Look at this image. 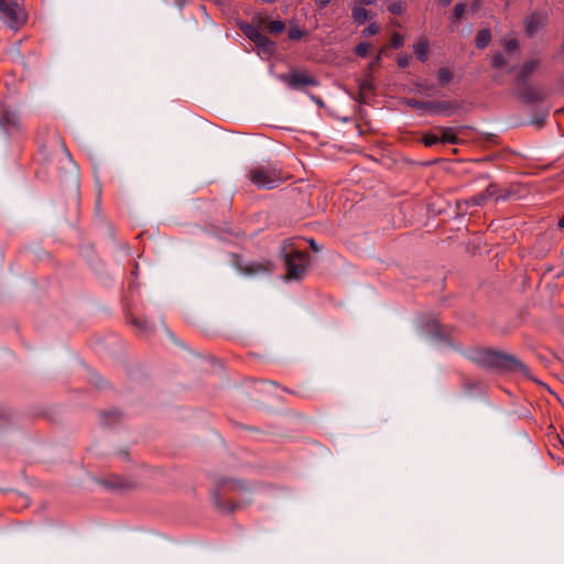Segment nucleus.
<instances>
[{"mask_svg":"<svg viewBox=\"0 0 564 564\" xmlns=\"http://www.w3.org/2000/svg\"><path fill=\"white\" fill-rule=\"evenodd\" d=\"M467 358L477 366L501 372H520L530 376L529 368L514 355L489 348H476L467 354Z\"/></svg>","mask_w":564,"mask_h":564,"instance_id":"nucleus-1","label":"nucleus"},{"mask_svg":"<svg viewBox=\"0 0 564 564\" xmlns=\"http://www.w3.org/2000/svg\"><path fill=\"white\" fill-rule=\"evenodd\" d=\"M249 178L259 188L271 189L282 182L280 170L273 164H260L249 171Z\"/></svg>","mask_w":564,"mask_h":564,"instance_id":"nucleus-2","label":"nucleus"},{"mask_svg":"<svg viewBox=\"0 0 564 564\" xmlns=\"http://www.w3.org/2000/svg\"><path fill=\"white\" fill-rule=\"evenodd\" d=\"M288 279H302L308 265V254L305 251L283 249Z\"/></svg>","mask_w":564,"mask_h":564,"instance_id":"nucleus-3","label":"nucleus"},{"mask_svg":"<svg viewBox=\"0 0 564 564\" xmlns=\"http://www.w3.org/2000/svg\"><path fill=\"white\" fill-rule=\"evenodd\" d=\"M406 105L417 111L438 113L445 117L451 116L459 109L456 101H421L416 99H408Z\"/></svg>","mask_w":564,"mask_h":564,"instance_id":"nucleus-4","label":"nucleus"},{"mask_svg":"<svg viewBox=\"0 0 564 564\" xmlns=\"http://www.w3.org/2000/svg\"><path fill=\"white\" fill-rule=\"evenodd\" d=\"M25 14L17 0H0V20L12 29L25 22Z\"/></svg>","mask_w":564,"mask_h":564,"instance_id":"nucleus-5","label":"nucleus"},{"mask_svg":"<svg viewBox=\"0 0 564 564\" xmlns=\"http://www.w3.org/2000/svg\"><path fill=\"white\" fill-rule=\"evenodd\" d=\"M279 78L292 89L318 85V82L306 72L293 70L290 74L280 75Z\"/></svg>","mask_w":564,"mask_h":564,"instance_id":"nucleus-6","label":"nucleus"},{"mask_svg":"<svg viewBox=\"0 0 564 564\" xmlns=\"http://www.w3.org/2000/svg\"><path fill=\"white\" fill-rule=\"evenodd\" d=\"M547 21L546 12H533L524 21L525 32L532 36L540 31Z\"/></svg>","mask_w":564,"mask_h":564,"instance_id":"nucleus-7","label":"nucleus"},{"mask_svg":"<svg viewBox=\"0 0 564 564\" xmlns=\"http://www.w3.org/2000/svg\"><path fill=\"white\" fill-rule=\"evenodd\" d=\"M540 61L534 58L525 62L519 69L516 78L517 86L527 85L529 78L539 68Z\"/></svg>","mask_w":564,"mask_h":564,"instance_id":"nucleus-8","label":"nucleus"},{"mask_svg":"<svg viewBox=\"0 0 564 564\" xmlns=\"http://www.w3.org/2000/svg\"><path fill=\"white\" fill-rule=\"evenodd\" d=\"M518 96L520 99H522L527 104H534L538 101H541L543 99V93L542 90L529 87L527 85L524 86H518Z\"/></svg>","mask_w":564,"mask_h":564,"instance_id":"nucleus-9","label":"nucleus"},{"mask_svg":"<svg viewBox=\"0 0 564 564\" xmlns=\"http://www.w3.org/2000/svg\"><path fill=\"white\" fill-rule=\"evenodd\" d=\"M239 270L246 275H256V274L268 273L272 269H271L270 262L261 263V262L251 261V262H247L243 265L239 264Z\"/></svg>","mask_w":564,"mask_h":564,"instance_id":"nucleus-10","label":"nucleus"},{"mask_svg":"<svg viewBox=\"0 0 564 564\" xmlns=\"http://www.w3.org/2000/svg\"><path fill=\"white\" fill-rule=\"evenodd\" d=\"M436 132L441 143L457 144L459 141L457 137V128L455 127H438L436 128Z\"/></svg>","mask_w":564,"mask_h":564,"instance_id":"nucleus-11","label":"nucleus"},{"mask_svg":"<svg viewBox=\"0 0 564 564\" xmlns=\"http://www.w3.org/2000/svg\"><path fill=\"white\" fill-rule=\"evenodd\" d=\"M413 51L417 59L425 62L429 57L430 42L426 37H421L413 45Z\"/></svg>","mask_w":564,"mask_h":564,"instance_id":"nucleus-12","label":"nucleus"},{"mask_svg":"<svg viewBox=\"0 0 564 564\" xmlns=\"http://www.w3.org/2000/svg\"><path fill=\"white\" fill-rule=\"evenodd\" d=\"M239 29L252 42L259 40L260 35L262 34L257 26L249 24L247 22L239 23Z\"/></svg>","mask_w":564,"mask_h":564,"instance_id":"nucleus-13","label":"nucleus"},{"mask_svg":"<svg viewBox=\"0 0 564 564\" xmlns=\"http://www.w3.org/2000/svg\"><path fill=\"white\" fill-rule=\"evenodd\" d=\"M351 18L356 24L361 25L369 18V12L362 6H355L352 8Z\"/></svg>","mask_w":564,"mask_h":564,"instance_id":"nucleus-14","label":"nucleus"},{"mask_svg":"<svg viewBox=\"0 0 564 564\" xmlns=\"http://www.w3.org/2000/svg\"><path fill=\"white\" fill-rule=\"evenodd\" d=\"M491 41V33L488 29L480 30L476 36V46L480 50L488 46Z\"/></svg>","mask_w":564,"mask_h":564,"instance_id":"nucleus-15","label":"nucleus"},{"mask_svg":"<svg viewBox=\"0 0 564 564\" xmlns=\"http://www.w3.org/2000/svg\"><path fill=\"white\" fill-rule=\"evenodd\" d=\"M260 50L264 53H272L274 51V42H272L269 37L261 34L260 39L253 42Z\"/></svg>","mask_w":564,"mask_h":564,"instance_id":"nucleus-16","label":"nucleus"},{"mask_svg":"<svg viewBox=\"0 0 564 564\" xmlns=\"http://www.w3.org/2000/svg\"><path fill=\"white\" fill-rule=\"evenodd\" d=\"M485 193H486L488 198L495 197L496 199H500V198L501 199H506L507 197H509L508 193L499 194L498 187L494 183L488 185V187L485 189Z\"/></svg>","mask_w":564,"mask_h":564,"instance_id":"nucleus-17","label":"nucleus"},{"mask_svg":"<svg viewBox=\"0 0 564 564\" xmlns=\"http://www.w3.org/2000/svg\"><path fill=\"white\" fill-rule=\"evenodd\" d=\"M438 84L445 86L453 79V73L446 67H442L437 73Z\"/></svg>","mask_w":564,"mask_h":564,"instance_id":"nucleus-18","label":"nucleus"},{"mask_svg":"<svg viewBox=\"0 0 564 564\" xmlns=\"http://www.w3.org/2000/svg\"><path fill=\"white\" fill-rule=\"evenodd\" d=\"M466 10V4L460 2V3H457L454 8V12H453V17H452V22L455 23L456 21H458L464 12Z\"/></svg>","mask_w":564,"mask_h":564,"instance_id":"nucleus-19","label":"nucleus"},{"mask_svg":"<svg viewBox=\"0 0 564 564\" xmlns=\"http://www.w3.org/2000/svg\"><path fill=\"white\" fill-rule=\"evenodd\" d=\"M284 29H285V24L281 20L272 21L269 24V31L274 33V34H279V33L283 32Z\"/></svg>","mask_w":564,"mask_h":564,"instance_id":"nucleus-20","label":"nucleus"},{"mask_svg":"<svg viewBox=\"0 0 564 564\" xmlns=\"http://www.w3.org/2000/svg\"><path fill=\"white\" fill-rule=\"evenodd\" d=\"M370 46V43L361 42L356 46L355 53L360 57H366L369 53Z\"/></svg>","mask_w":564,"mask_h":564,"instance_id":"nucleus-21","label":"nucleus"},{"mask_svg":"<svg viewBox=\"0 0 564 564\" xmlns=\"http://www.w3.org/2000/svg\"><path fill=\"white\" fill-rule=\"evenodd\" d=\"M305 35V31L299 29L296 25L289 29V37L292 41H297Z\"/></svg>","mask_w":564,"mask_h":564,"instance_id":"nucleus-22","label":"nucleus"},{"mask_svg":"<svg viewBox=\"0 0 564 564\" xmlns=\"http://www.w3.org/2000/svg\"><path fill=\"white\" fill-rule=\"evenodd\" d=\"M507 64V61L503 56L502 53H496L494 56H492V59H491V65L492 67L495 68H501L503 67L505 65Z\"/></svg>","mask_w":564,"mask_h":564,"instance_id":"nucleus-23","label":"nucleus"},{"mask_svg":"<svg viewBox=\"0 0 564 564\" xmlns=\"http://www.w3.org/2000/svg\"><path fill=\"white\" fill-rule=\"evenodd\" d=\"M423 142L426 147H433L437 143H440L438 134L437 133H427L423 137Z\"/></svg>","mask_w":564,"mask_h":564,"instance_id":"nucleus-24","label":"nucleus"},{"mask_svg":"<svg viewBox=\"0 0 564 564\" xmlns=\"http://www.w3.org/2000/svg\"><path fill=\"white\" fill-rule=\"evenodd\" d=\"M489 198L487 197L485 191L479 193V194H476L474 195L471 198H470V202L473 203V205H476V206H481L486 203V200H488Z\"/></svg>","mask_w":564,"mask_h":564,"instance_id":"nucleus-25","label":"nucleus"},{"mask_svg":"<svg viewBox=\"0 0 564 564\" xmlns=\"http://www.w3.org/2000/svg\"><path fill=\"white\" fill-rule=\"evenodd\" d=\"M380 31V26L377 23H370L366 29H364V36L375 35Z\"/></svg>","mask_w":564,"mask_h":564,"instance_id":"nucleus-26","label":"nucleus"},{"mask_svg":"<svg viewBox=\"0 0 564 564\" xmlns=\"http://www.w3.org/2000/svg\"><path fill=\"white\" fill-rule=\"evenodd\" d=\"M404 39L401 34L394 33L391 37V46L394 48H399L403 45Z\"/></svg>","mask_w":564,"mask_h":564,"instance_id":"nucleus-27","label":"nucleus"},{"mask_svg":"<svg viewBox=\"0 0 564 564\" xmlns=\"http://www.w3.org/2000/svg\"><path fill=\"white\" fill-rule=\"evenodd\" d=\"M388 10H389L392 14L400 15V14H402V12H403V7H402V3H401L400 1H397V2L391 3V4L388 7Z\"/></svg>","mask_w":564,"mask_h":564,"instance_id":"nucleus-28","label":"nucleus"},{"mask_svg":"<svg viewBox=\"0 0 564 564\" xmlns=\"http://www.w3.org/2000/svg\"><path fill=\"white\" fill-rule=\"evenodd\" d=\"M518 47H519V43L514 39L508 40L505 43V48L507 52L516 51V50H518Z\"/></svg>","mask_w":564,"mask_h":564,"instance_id":"nucleus-29","label":"nucleus"},{"mask_svg":"<svg viewBox=\"0 0 564 564\" xmlns=\"http://www.w3.org/2000/svg\"><path fill=\"white\" fill-rule=\"evenodd\" d=\"M399 67L401 68H405L409 66V63H410V56L406 55V54H403V55H399L398 56V61H397Z\"/></svg>","mask_w":564,"mask_h":564,"instance_id":"nucleus-30","label":"nucleus"},{"mask_svg":"<svg viewBox=\"0 0 564 564\" xmlns=\"http://www.w3.org/2000/svg\"><path fill=\"white\" fill-rule=\"evenodd\" d=\"M416 87L421 90V91H429L430 89H432L433 85L429 84L426 80H423V82H419L416 84Z\"/></svg>","mask_w":564,"mask_h":564,"instance_id":"nucleus-31","label":"nucleus"},{"mask_svg":"<svg viewBox=\"0 0 564 564\" xmlns=\"http://www.w3.org/2000/svg\"><path fill=\"white\" fill-rule=\"evenodd\" d=\"M102 415H104L102 423L105 425H107V424H110V422L108 421V417L109 416H116L117 417V416H119V413L118 412H109V413H104Z\"/></svg>","mask_w":564,"mask_h":564,"instance_id":"nucleus-32","label":"nucleus"},{"mask_svg":"<svg viewBox=\"0 0 564 564\" xmlns=\"http://www.w3.org/2000/svg\"><path fill=\"white\" fill-rule=\"evenodd\" d=\"M330 1L332 0H315V3L319 9H324L330 3Z\"/></svg>","mask_w":564,"mask_h":564,"instance_id":"nucleus-33","label":"nucleus"},{"mask_svg":"<svg viewBox=\"0 0 564 564\" xmlns=\"http://www.w3.org/2000/svg\"><path fill=\"white\" fill-rule=\"evenodd\" d=\"M133 324L138 327H140L141 329H144L147 330L148 329V324L145 321L141 322V321H138V319H134L133 321Z\"/></svg>","mask_w":564,"mask_h":564,"instance_id":"nucleus-34","label":"nucleus"},{"mask_svg":"<svg viewBox=\"0 0 564 564\" xmlns=\"http://www.w3.org/2000/svg\"><path fill=\"white\" fill-rule=\"evenodd\" d=\"M380 59H381V52L376 56L373 62L370 63L369 67L372 68L375 65H378L380 63Z\"/></svg>","mask_w":564,"mask_h":564,"instance_id":"nucleus-35","label":"nucleus"},{"mask_svg":"<svg viewBox=\"0 0 564 564\" xmlns=\"http://www.w3.org/2000/svg\"><path fill=\"white\" fill-rule=\"evenodd\" d=\"M361 89H369L371 88L370 82L368 79L364 80L360 85Z\"/></svg>","mask_w":564,"mask_h":564,"instance_id":"nucleus-36","label":"nucleus"},{"mask_svg":"<svg viewBox=\"0 0 564 564\" xmlns=\"http://www.w3.org/2000/svg\"><path fill=\"white\" fill-rule=\"evenodd\" d=\"M4 120H6V122L8 124H15L17 123V118L14 116L12 117V119L9 118V116H6Z\"/></svg>","mask_w":564,"mask_h":564,"instance_id":"nucleus-37","label":"nucleus"},{"mask_svg":"<svg viewBox=\"0 0 564 564\" xmlns=\"http://www.w3.org/2000/svg\"><path fill=\"white\" fill-rule=\"evenodd\" d=\"M361 4L360 6H370V4H373L376 2V0H360Z\"/></svg>","mask_w":564,"mask_h":564,"instance_id":"nucleus-38","label":"nucleus"},{"mask_svg":"<svg viewBox=\"0 0 564 564\" xmlns=\"http://www.w3.org/2000/svg\"><path fill=\"white\" fill-rule=\"evenodd\" d=\"M440 2V4L446 7L451 3L452 0H437Z\"/></svg>","mask_w":564,"mask_h":564,"instance_id":"nucleus-39","label":"nucleus"},{"mask_svg":"<svg viewBox=\"0 0 564 564\" xmlns=\"http://www.w3.org/2000/svg\"><path fill=\"white\" fill-rule=\"evenodd\" d=\"M558 227L564 228V216L558 220Z\"/></svg>","mask_w":564,"mask_h":564,"instance_id":"nucleus-40","label":"nucleus"},{"mask_svg":"<svg viewBox=\"0 0 564 564\" xmlns=\"http://www.w3.org/2000/svg\"><path fill=\"white\" fill-rule=\"evenodd\" d=\"M310 243H311V247H312V249H313L314 251H318V248H317V246L315 245V242H314V241H311Z\"/></svg>","mask_w":564,"mask_h":564,"instance_id":"nucleus-41","label":"nucleus"}]
</instances>
